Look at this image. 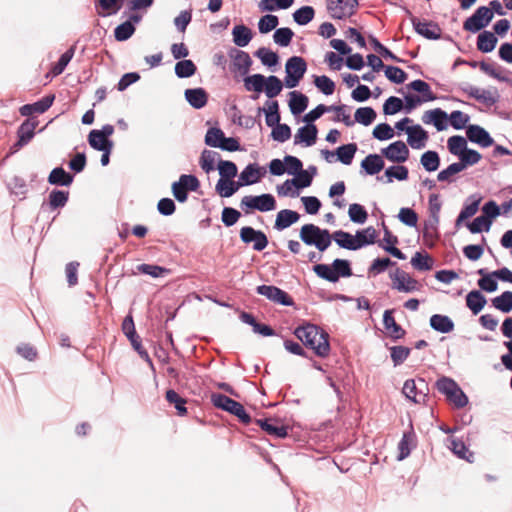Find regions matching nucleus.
<instances>
[{
	"label": "nucleus",
	"mask_w": 512,
	"mask_h": 512,
	"mask_svg": "<svg viewBox=\"0 0 512 512\" xmlns=\"http://www.w3.org/2000/svg\"><path fill=\"white\" fill-rule=\"evenodd\" d=\"M420 162L426 171L433 172L440 165V157L436 151L428 150L422 154Z\"/></svg>",
	"instance_id": "37998d69"
},
{
	"label": "nucleus",
	"mask_w": 512,
	"mask_h": 512,
	"mask_svg": "<svg viewBox=\"0 0 512 512\" xmlns=\"http://www.w3.org/2000/svg\"><path fill=\"white\" fill-rule=\"evenodd\" d=\"M390 357L394 366H399L409 357L411 349L405 346H392L389 348Z\"/></svg>",
	"instance_id": "13d9d810"
},
{
	"label": "nucleus",
	"mask_w": 512,
	"mask_h": 512,
	"mask_svg": "<svg viewBox=\"0 0 512 512\" xmlns=\"http://www.w3.org/2000/svg\"><path fill=\"white\" fill-rule=\"evenodd\" d=\"M229 55L233 60L235 69L243 75L247 74L252 65L250 55L247 52L238 49H232Z\"/></svg>",
	"instance_id": "a878e982"
},
{
	"label": "nucleus",
	"mask_w": 512,
	"mask_h": 512,
	"mask_svg": "<svg viewBox=\"0 0 512 512\" xmlns=\"http://www.w3.org/2000/svg\"><path fill=\"white\" fill-rule=\"evenodd\" d=\"M68 199L69 191L52 190L49 194V207L51 210L64 207L68 202Z\"/></svg>",
	"instance_id": "603ef678"
},
{
	"label": "nucleus",
	"mask_w": 512,
	"mask_h": 512,
	"mask_svg": "<svg viewBox=\"0 0 512 512\" xmlns=\"http://www.w3.org/2000/svg\"><path fill=\"white\" fill-rule=\"evenodd\" d=\"M137 270L140 273L149 275L153 278H159L170 274V270L168 268L154 264H140L137 266Z\"/></svg>",
	"instance_id": "3c124183"
},
{
	"label": "nucleus",
	"mask_w": 512,
	"mask_h": 512,
	"mask_svg": "<svg viewBox=\"0 0 512 512\" xmlns=\"http://www.w3.org/2000/svg\"><path fill=\"white\" fill-rule=\"evenodd\" d=\"M54 100V94L46 95L32 104L23 105L22 107H20L19 112L22 116L26 117L31 116L34 113L42 114L52 106Z\"/></svg>",
	"instance_id": "6ab92c4d"
},
{
	"label": "nucleus",
	"mask_w": 512,
	"mask_h": 512,
	"mask_svg": "<svg viewBox=\"0 0 512 512\" xmlns=\"http://www.w3.org/2000/svg\"><path fill=\"white\" fill-rule=\"evenodd\" d=\"M384 160L378 154H369L361 162V168L368 175H376L384 168Z\"/></svg>",
	"instance_id": "c85d7f7f"
},
{
	"label": "nucleus",
	"mask_w": 512,
	"mask_h": 512,
	"mask_svg": "<svg viewBox=\"0 0 512 512\" xmlns=\"http://www.w3.org/2000/svg\"><path fill=\"white\" fill-rule=\"evenodd\" d=\"M348 215L350 220L357 224H364L368 218L366 209L358 203H353L349 206Z\"/></svg>",
	"instance_id": "6e6d98bb"
},
{
	"label": "nucleus",
	"mask_w": 512,
	"mask_h": 512,
	"mask_svg": "<svg viewBox=\"0 0 512 512\" xmlns=\"http://www.w3.org/2000/svg\"><path fill=\"white\" fill-rule=\"evenodd\" d=\"M430 326L435 331L446 334L454 329V322L446 315L434 314L430 317Z\"/></svg>",
	"instance_id": "c756f323"
},
{
	"label": "nucleus",
	"mask_w": 512,
	"mask_h": 512,
	"mask_svg": "<svg viewBox=\"0 0 512 512\" xmlns=\"http://www.w3.org/2000/svg\"><path fill=\"white\" fill-rule=\"evenodd\" d=\"M315 16V10L312 6H302L293 13L294 21L300 25H307L313 20Z\"/></svg>",
	"instance_id": "49530a36"
},
{
	"label": "nucleus",
	"mask_w": 512,
	"mask_h": 512,
	"mask_svg": "<svg viewBox=\"0 0 512 512\" xmlns=\"http://www.w3.org/2000/svg\"><path fill=\"white\" fill-rule=\"evenodd\" d=\"M493 15L489 7L480 6L475 10L473 15L464 21L463 29L471 33H477L491 22Z\"/></svg>",
	"instance_id": "9d476101"
},
{
	"label": "nucleus",
	"mask_w": 512,
	"mask_h": 512,
	"mask_svg": "<svg viewBox=\"0 0 512 512\" xmlns=\"http://www.w3.org/2000/svg\"><path fill=\"white\" fill-rule=\"evenodd\" d=\"M402 393L407 399L417 404H426L428 400V384L423 378L408 379L404 382Z\"/></svg>",
	"instance_id": "6e6552de"
},
{
	"label": "nucleus",
	"mask_w": 512,
	"mask_h": 512,
	"mask_svg": "<svg viewBox=\"0 0 512 512\" xmlns=\"http://www.w3.org/2000/svg\"><path fill=\"white\" fill-rule=\"evenodd\" d=\"M186 101L194 109H201L206 106L208 102V93L204 88H190L184 92Z\"/></svg>",
	"instance_id": "5701e85b"
},
{
	"label": "nucleus",
	"mask_w": 512,
	"mask_h": 512,
	"mask_svg": "<svg viewBox=\"0 0 512 512\" xmlns=\"http://www.w3.org/2000/svg\"><path fill=\"white\" fill-rule=\"evenodd\" d=\"M196 70V65L189 59L180 60L175 65V74L178 78H189L195 74Z\"/></svg>",
	"instance_id": "79ce46f5"
},
{
	"label": "nucleus",
	"mask_w": 512,
	"mask_h": 512,
	"mask_svg": "<svg viewBox=\"0 0 512 512\" xmlns=\"http://www.w3.org/2000/svg\"><path fill=\"white\" fill-rule=\"evenodd\" d=\"M268 108H259V111L264 112L266 115V125L268 127H275L278 124H280V113H279V105L276 100L268 101L267 102Z\"/></svg>",
	"instance_id": "c9c22d12"
},
{
	"label": "nucleus",
	"mask_w": 512,
	"mask_h": 512,
	"mask_svg": "<svg viewBox=\"0 0 512 512\" xmlns=\"http://www.w3.org/2000/svg\"><path fill=\"white\" fill-rule=\"evenodd\" d=\"M300 218V215L293 210L283 209L277 213L274 228L278 231H282L294 223H296Z\"/></svg>",
	"instance_id": "cd10ccee"
},
{
	"label": "nucleus",
	"mask_w": 512,
	"mask_h": 512,
	"mask_svg": "<svg viewBox=\"0 0 512 512\" xmlns=\"http://www.w3.org/2000/svg\"><path fill=\"white\" fill-rule=\"evenodd\" d=\"M88 142L89 145L97 151L104 150V148L108 147V145L109 147H113V142L109 139L101 137L98 133V130L96 129L90 131L88 135Z\"/></svg>",
	"instance_id": "bf43d9fd"
},
{
	"label": "nucleus",
	"mask_w": 512,
	"mask_h": 512,
	"mask_svg": "<svg viewBox=\"0 0 512 512\" xmlns=\"http://www.w3.org/2000/svg\"><path fill=\"white\" fill-rule=\"evenodd\" d=\"M466 135L469 141L483 148L490 147L494 144V139L489 132L479 125H469L466 130Z\"/></svg>",
	"instance_id": "a211bd4d"
},
{
	"label": "nucleus",
	"mask_w": 512,
	"mask_h": 512,
	"mask_svg": "<svg viewBox=\"0 0 512 512\" xmlns=\"http://www.w3.org/2000/svg\"><path fill=\"white\" fill-rule=\"evenodd\" d=\"M239 236L243 243H252L255 251H263L269 243L268 238L263 231L256 230L250 226L242 227Z\"/></svg>",
	"instance_id": "f8f14e48"
},
{
	"label": "nucleus",
	"mask_w": 512,
	"mask_h": 512,
	"mask_svg": "<svg viewBox=\"0 0 512 512\" xmlns=\"http://www.w3.org/2000/svg\"><path fill=\"white\" fill-rule=\"evenodd\" d=\"M408 87L420 94H422V97L416 95L408 94L404 97L405 99V110L407 113H409L411 110H413L418 104L421 102H427V101H433L435 100V96L431 91V88L429 84L423 80L417 79L412 81Z\"/></svg>",
	"instance_id": "0eeeda50"
},
{
	"label": "nucleus",
	"mask_w": 512,
	"mask_h": 512,
	"mask_svg": "<svg viewBox=\"0 0 512 512\" xmlns=\"http://www.w3.org/2000/svg\"><path fill=\"white\" fill-rule=\"evenodd\" d=\"M256 292L276 304L283 306H292L294 304L293 299L287 292L274 285H259L256 288Z\"/></svg>",
	"instance_id": "ddd939ff"
},
{
	"label": "nucleus",
	"mask_w": 512,
	"mask_h": 512,
	"mask_svg": "<svg viewBox=\"0 0 512 512\" xmlns=\"http://www.w3.org/2000/svg\"><path fill=\"white\" fill-rule=\"evenodd\" d=\"M313 271L319 278L331 283L338 282L340 277L352 276L350 262L345 259H335L331 265L316 264Z\"/></svg>",
	"instance_id": "f03ea898"
},
{
	"label": "nucleus",
	"mask_w": 512,
	"mask_h": 512,
	"mask_svg": "<svg viewBox=\"0 0 512 512\" xmlns=\"http://www.w3.org/2000/svg\"><path fill=\"white\" fill-rule=\"evenodd\" d=\"M410 20L415 32L428 40H438L441 38V28L433 21H420L415 16H410Z\"/></svg>",
	"instance_id": "2eb2a0df"
},
{
	"label": "nucleus",
	"mask_w": 512,
	"mask_h": 512,
	"mask_svg": "<svg viewBox=\"0 0 512 512\" xmlns=\"http://www.w3.org/2000/svg\"><path fill=\"white\" fill-rule=\"evenodd\" d=\"M211 402L216 408L236 416L243 424L251 422V417L246 412L244 406L232 398L221 393H213L211 395Z\"/></svg>",
	"instance_id": "39448f33"
},
{
	"label": "nucleus",
	"mask_w": 512,
	"mask_h": 512,
	"mask_svg": "<svg viewBox=\"0 0 512 512\" xmlns=\"http://www.w3.org/2000/svg\"><path fill=\"white\" fill-rule=\"evenodd\" d=\"M497 37L490 31H483L477 38V49L483 53L492 52L497 44Z\"/></svg>",
	"instance_id": "f704fd0d"
},
{
	"label": "nucleus",
	"mask_w": 512,
	"mask_h": 512,
	"mask_svg": "<svg viewBox=\"0 0 512 512\" xmlns=\"http://www.w3.org/2000/svg\"><path fill=\"white\" fill-rule=\"evenodd\" d=\"M409 149L406 144L401 141H395L386 148L382 149V154L392 162L403 163L409 157Z\"/></svg>",
	"instance_id": "f3484780"
},
{
	"label": "nucleus",
	"mask_w": 512,
	"mask_h": 512,
	"mask_svg": "<svg viewBox=\"0 0 512 512\" xmlns=\"http://www.w3.org/2000/svg\"><path fill=\"white\" fill-rule=\"evenodd\" d=\"M240 188L238 182L233 180L219 179L216 184L217 193L223 198H229Z\"/></svg>",
	"instance_id": "a19ab883"
},
{
	"label": "nucleus",
	"mask_w": 512,
	"mask_h": 512,
	"mask_svg": "<svg viewBox=\"0 0 512 512\" xmlns=\"http://www.w3.org/2000/svg\"><path fill=\"white\" fill-rule=\"evenodd\" d=\"M294 335L318 357L325 358L329 355V334L321 327L306 322L294 330Z\"/></svg>",
	"instance_id": "f257e3e1"
},
{
	"label": "nucleus",
	"mask_w": 512,
	"mask_h": 512,
	"mask_svg": "<svg viewBox=\"0 0 512 512\" xmlns=\"http://www.w3.org/2000/svg\"><path fill=\"white\" fill-rule=\"evenodd\" d=\"M37 125L38 121L36 119L28 118L19 126L17 130L18 140L13 145L15 150L27 145L33 139Z\"/></svg>",
	"instance_id": "dca6fc26"
},
{
	"label": "nucleus",
	"mask_w": 512,
	"mask_h": 512,
	"mask_svg": "<svg viewBox=\"0 0 512 512\" xmlns=\"http://www.w3.org/2000/svg\"><path fill=\"white\" fill-rule=\"evenodd\" d=\"M369 42L383 58L391 59L398 63H404L405 61L393 54L386 46H384L374 35H369Z\"/></svg>",
	"instance_id": "09e8293b"
},
{
	"label": "nucleus",
	"mask_w": 512,
	"mask_h": 512,
	"mask_svg": "<svg viewBox=\"0 0 512 512\" xmlns=\"http://www.w3.org/2000/svg\"><path fill=\"white\" fill-rule=\"evenodd\" d=\"M307 71V63L300 56L290 57L285 64L284 84L287 88L296 87Z\"/></svg>",
	"instance_id": "423d86ee"
},
{
	"label": "nucleus",
	"mask_w": 512,
	"mask_h": 512,
	"mask_svg": "<svg viewBox=\"0 0 512 512\" xmlns=\"http://www.w3.org/2000/svg\"><path fill=\"white\" fill-rule=\"evenodd\" d=\"M74 176L68 172H66L62 167L54 168L49 176L48 183L51 185L58 186H69L72 184Z\"/></svg>",
	"instance_id": "2f4dec72"
},
{
	"label": "nucleus",
	"mask_w": 512,
	"mask_h": 512,
	"mask_svg": "<svg viewBox=\"0 0 512 512\" xmlns=\"http://www.w3.org/2000/svg\"><path fill=\"white\" fill-rule=\"evenodd\" d=\"M390 278L392 280V287L399 292L410 293L420 289L418 281L399 268L393 274H390Z\"/></svg>",
	"instance_id": "4468645a"
},
{
	"label": "nucleus",
	"mask_w": 512,
	"mask_h": 512,
	"mask_svg": "<svg viewBox=\"0 0 512 512\" xmlns=\"http://www.w3.org/2000/svg\"><path fill=\"white\" fill-rule=\"evenodd\" d=\"M264 174L265 170L263 168H260L256 163H251L242 170L237 182L240 187L252 185L257 183Z\"/></svg>",
	"instance_id": "aec40b11"
},
{
	"label": "nucleus",
	"mask_w": 512,
	"mask_h": 512,
	"mask_svg": "<svg viewBox=\"0 0 512 512\" xmlns=\"http://www.w3.org/2000/svg\"><path fill=\"white\" fill-rule=\"evenodd\" d=\"M383 325L390 337L394 340L401 339L406 334V331L396 323L393 310H385L383 314Z\"/></svg>",
	"instance_id": "393cba45"
},
{
	"label": "nucleus",
	"mask_w": 512,
	"mask_h": 512,
	"mask_svg": "<svg viewBox=\"0 0 512 512\" xmlns=\"http://www.w3.org/2000/svg\"><path fill=\"white\" fill-rule=\"evenodd\" d=\"M135 32V26L131 21H125L118 25L114 30V37L117 41L128 40Z\"/></svg>",
	"instance_id": "052dcab7"
},
{
	"label": "nucleus",
	"mask_w": 512,
	"mask_h": 512,
	"mask_svg": "<svg viewBox=\"0 0 512 512\" xmlns=\"http://www.w3.org/2000/svg\"><path fill=\"white\" fill-rule=\"evenodd\" d=\"M256 423L264 430L267 434L275 436L277 438H285L287 436V428L285 426H277L271 423L269 419H257Z\"/></svg>",
	"instance_id": "e433bc0d"
},
{
	"label": "nucleus",
	"mask_w": 512,
	"mask_h": 512,
	"mask_svg": "<svg viewBox=\"0 0 512 512\" xmlns=\"http://www.w3.org/2000/svg\"><path fill=\"white\" fill-rule=\"evenodd\" d=\"M263 89L268 98H274L282 91L283 83L277 76L270 75L265 78Z\"/></svg>",
	"instance_id": "4c0bfd02"
},
{
	"label": "nucleus",
	"mask_w": 512,
	"mask_h": 512,
	"mask_svg": "<svg viewBox=\"0 0 512 512\" xmlns=\"http://www.w3.org/2000/svg\"><path fill=\"white\" fill-rule=\"evenodd\" d=\"M415 435L413 432L404 433L401 440L398 443L399 454L398 460H403L409 456L412 447L414 446Z\"/></svg>",
	"instance_id": "ea45409f"
},
{
	"label": "nucleus",
	"mask_w": 512,
	"mask_h": 512,
	"mask_svg": "<svg viewBox=\"0 0 512 512\" xmlns=\"http://www.w3.org/2000/svg\"><path fill=\"white\" fill-rule=\"evenodd\" d=\"M166 400L173 404L177 410L178 415L184 416L187 414L186 400L181 397L175 390L169 389L166 391Z\"/></svg>",
	"instance_id": "de8ad7c7"
},
{
	"label": "nucleus",
	"mask_w": 512,
	"mask_h": 512,
	"mask_svg": "<svg viewBox=\"0 0 512 512\" xmlns=\"http://www.w3.org/2000/svg\"><path fill=\"white\" fill-rule=\"evenodd\" d=\"M353 237V243H350L349 246H352V250H358L367 245L374 244L377 238V232L374 227L369 226L365 229L358 230Z\"/></svg>",
	"instance_id": "412c9836"
},
{
	"label": "nucleus",
	"mask_w": 512,
	"mask_h": 512,
	"mask_svg": "<svg viewBox=\"0 0 512 512\" xmlns=\"http://www.w3.org/2000/svg\"><path fill=\"white\" fill-rule=\"evenodd\" d=\"M358 0H326V9L332 19L344 20L353 16Z\"/></svg>",
	"instance_id": "1a4fd4ad"
},
{
	"label": "nucleus",
	"mask_w": 512,
	"mask_h": 512,
	"mask_svg": "<svg viewBox=\"0 0 512 512\" xmlns=\"http://www.w3.org/2000/svg\"><path fill=\"white\" fill-rule=\"evenodd\" d=\"M233 42L238 47H245L252 40L253 34L250 28L241 24L234 26L232 30Z\"/></svg>",
	"instance_id": "473e14b6"
},
{
	"label": "nucleus",
	"mask_w": 512,
	"mask_h": 512,
	"mask_svg": "<svg viewBox=\"0 0 512 512\" xmlns=\"http://www.w3.org/2000/svg\"><path fill=\"white\" fill-rule=\"evenodd\" d=\"M447 146L451 154L460 156L467 148V141L463 136L454 135L448 139Z\"/></svg>",
	"instance_id": "4d7b16f0"
},
{
	"label": "nucleus",
	"mask_w": 512,
	"mask_h": 512,
	"mask_svg": "<svg viewBox=\"0 0 512 512\" xmlns=\"http://www.w3.org/2000/svg\"><path fill=\"white\" fill-rule=\"evenodd\" d=\"M435 386L456 408H463L468 404V397L455 380L443 376L436 381Z\"/></svg>",
	"instance_id": "20e7f679"
},
{
	"label": "nucleus",
	"mask_w": 512,
	"mask_h": 512,
	"mask_svg": "<svg viewBox=\"0 0 512 512\" xmlns=\"http://www.w3.org/2000/svg\"><path fill=\"white\" fill-rule=\"evenodd\" d=\"M220 179L231 180L237 175V166L232 161L220 160L218 163Z\"/></svg>",
	"instance_id": "69168bd1"
},
{
	"label": "nucleus",
	"mask_w": 512,
	"mask_h": 512,
	"mask_svg": "<svg viewBox=\"0 0 512 512\" xmlns=\"http://www.w3.org/2000/svg\"><path fill=\"white\" fill-rule=\"evenodd\" d=\"M265 77L262 74H253L244 79V86L247 91L260 93L263 90Z\"/></svg>",
	"instance_id": "e2e57ef3"
},
{
	"label": "nucleus",
	"mask_w": 512,
	"mask_h": 512,
	"mask_svg": "<svg viewBox=\"0 0 512 512\" xmlns=\"http://www.w3.org/2000/svg\"><path fill=\"white\" fill-rule=\"evenodd\" d=\"M356 151L357 145L355 143H349L339 146L336 149V155L341 163L344 165H350L353 161Z\"/></svg>",
	"instance_id": "58836bf2"
},
{
	"label": "nucleus",
	"mask_w": 512,
	"mask_h": 512,
	"mask_svg": "<svg viewBox=\"0 0 512 512\" xmlns=\"http://www.w3.org/2000/svg\"><path fill=\"white\" fill-rule=\"evenodd\" d=\"M486 303L485 296L479 290H472L466 296V305L474 315H477Z\"/></svg>",
	"instance_id": "72a5a7b5"
},
{
	"label": "nucleus",
	"mask_w": 512,
	"mask_h": 512,
	"mask_svg": "<svg viewBox=\"0 0 512 512\" xmlns=\"http://www.w3.org/2000/svg\"><path fill=\"white\" fill-rule=\"evenodd\" d=\"M220 157L219 153L212 150H204L200 158V166L206 172L209 173L215 170V162Z\"/></svg>",
	"instance_id": "5fc2aeb1"
},
{
	"label": "nucleus",
	"mask_w": 512,
	"mask_h": 512,
	"mask_svg": "<svg viewBox=\"0 0 512 512\" xmlns=\"http://www.w3.org/2000/svg\"><path fill=\"white\" fill-rule=\"evenodd\" d=\"M492 221L488 217L478 216L471 223L467 224L469 231L472 234L481 233L482 231H489Z\"/></svg>",
	"instance_id": "774afa93"
},
{
	"label": "nucleus",
	"mask_w": 512,
	"mask_h": 512,
	"mask_svg": "<svg viewBox=\"0 0 512 512\" xmlns=\"http://www.w3.org/2000/svg\"><path fill=\"white\" fill-rule=\"evenodd\" d=\"M492 305L503 313L512 311V291H505L493 298Z\"/></svg>",
	"instance_id": "a18cd8bd"
},
{
	"label": "nucleus",
	"mask_w": 512,
	"mask_h": 512,
	"mask_svg": "<svg viewBox=\"0 0 512 512\" xmlns=\"http://www.w3.org/2000/svg\"><path fill=\"white\" fill-rule=\"evenodd\" d=\"M376 116L377 114L372 107H360L355 112L354 121L368 126L375 120Z\"/></svg>",
	"instance_id": "8fccbe9b"
},
{
	"label": "nucleus",
	"mask_w": 512,
	"mask_h": 512,
	"mask_svg": "<svg viewBox=\"0 0 512 512\" xmlns=\"http://www.w3.org/2000/svg\"><path fill=\"white\" fill-rule=\"evenodd\" d=\"M289 95L291 97L289 101V108L293 115H299L307 109L309 99L305 94L298 91H292Z\"/></svg>",
	"instance_id": "7c9ffc66"
},
{
	"label": "nucleus",
	"mask_w": 512,
	"mask_h": 512,
	"mask_svg": "<svg viewBox=\"0 0 512 512\" xmlns=\"http://www.w3.org/2000/svg\"><path fill=\"white\" fill-rule=\"evenodd\" d=\"M481 154L473 149L466 148L464 152L459 156V163L465 169L467 166L477 164L481 160Z\"/></svg>",
	"instance_id": "338daca9"
},
{
	"label": "nucleus",
	"mask_w": 512,
	"mask_h": 512,
	"mask_svg": "<svg viewBox=\"0 0 512 512\" xmlns=\"http://www.w3.org/2000/svg\"><path fill=\"white\" fill-rule=\"evenodd\" d=\"M408 175V168L403 165L390 166L385 170V176L387 177L388 183L392 182L393 179H396L398 181L407 180Z\"/></svg>",
	"instance_id": "864d4df0"
},
{
	"label": "nucleus",
	"mask_w": 512,
	"mask_h": 512,
	"mask_svg": "<svg viewBox=\"0 0 512 512\" xmlns=\"http://www.w3.org/2000/svg\"><path fill=\"white\" fill-rule=\"evenodd\" d=\"M294 32L288 27H282L275 30L273 35L274 42L281 46L287 47L290 45Z\"/></svg>",
	"instance_id": "680f3d73"
},
{
	"label": "nucleus",
	"mask_w": 512,
	"mask_h": 512,
	"mask_svg": "<svg viewBox=\"0 0 512 512\" xmlns=\"http://www.w3.org/2000/svg\"><path fill=\"white\" fill-rule=\"evenodd\" d=\"M242 208L255 209L261 212L274 210L276 201L272 194H261L258 196L247 195L241 199Z\"/></svg>",
	"instance_id": "9b49d317"
},
{
	"label": "nucleus",
	"mask_w": 512,
	"mask_h": 512,
	"mask_svg": "<svg viewBox=\"0 0 512 512\" xmlns=\"http://www.w3.org/2000/svg\"><path fill=\"white\" fill-rule=\"evenodd\" d=\"M448 119V114L441 108L428 110L424 113L422 117V120L425 124L432 123L438 131H442L447 128Z\"/></svg>",
	"instance_id": "4be33fe9"
},
{
	"label": "nucleus",
	"mask_w": 512,
	"mask_h": 512,
	"mask_svg": "<svg viewBox=\"0 0 512 512\" xmlns=\"http://www.w3.org/2000/svg\"><path fill=\"white\" fill-rule=\"evenodd\" d=\"M408 144L414 149H421L425 146L428 133L419 124L407 128Z\"/></svg>",
	"instance_id": "bb28decb"
},
{
	"label": "nucleus",
	"mask_w": 512,
	"mask_h": 512,
	"mask_svg": "<svg viewBox=\"0 0 512 512\" xmlns=\"http://www.w3.org/2000/svg\"><path fill=\"white\" fill-rule=\"evenodd\" d=\"M278 24L279 19L276 15L266 14L260 18L258 22V30L261 34H266L274 30Z\"/></svg>",
	"instance_id": "0e129e2a"
},
{
	"label": "nucleus",
	"mask_w": 512,
	"mask_h": 512,
	"mask_svg": "<svg viewBox=\"0 0 512 512\" xmlns=\"http://www.w3.org/2000/svg\"><path fill=\"white\" fill-rule=\"evenodd\" d=\"M299 237L303 243L315 246L320 252H324L331 245L330 232L314 224L303 225L300 229Z\"/></svg>",
	"instance_id": "7ed1b4c3"
},
{
	"label": "nucleus",
	"mask_w": 512,
	"mask_h": 512,
	"mask_svg": "<svg viewBox=\"0 0 512 512\" xmlns=\"http://www.w3.org/2000/svg\"><path fill=\"white\" fill-rule=\"evenodd\" d=\"M254 55L267 67L276 66L279 62L278 54L266 47H260Z\"/></svg>",
	"instance_id": "c03bdc74"
},
{
	"label": "nucleus",
	"mask_w": 512,
	"mask_h": 512,
	"mask_svg": "<svg viewBox=\"0 0 512 512\" xmlns=\"http://www.w3.org/2000/svg\"><path fill=\"white\" fill-rule=\"evenodd\" d=\"M317 127L314 124H306L300 127L294 137V143H304L305 146L309 147L315 144L317 139Z\"/></svg>",
	"instance_id": "b1692460"
}]
</instances>
